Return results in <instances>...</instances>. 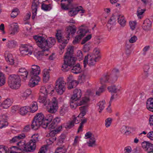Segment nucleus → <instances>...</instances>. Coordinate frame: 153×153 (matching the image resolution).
I'll return each instance as SVG.
<instances>
[{
	"label": "nucleus",
	"instance_id": "f257e3e1",
	"mask_svg": "<svg viewBox=\"0 0 153 153\" xmlns=\"http://www.w3.org/2000/svg\"><path fill=\"white\" fill-rule=\"evenodd\" d=\"M38 46L44 51H49V49L55 43V39L53 37L45 38L42 35H36L33 36Z\"/></svg>",
	"mask_w": 153,
	"mask_h": 153
},
{
	"label": "nucleus",
	"instance_id": "f03ea898",
	"mask_svg": "<svg viewBox=\"0 0 153 153\" xmlns=\"http://www.w3.org/2000/svg\"><path fill=\"white\" fill-rule=\"evenodd\" d=\"M38 101L39 102L44 104L45 105H50L48 111L51 113H56L58 109V101L55 97L52 99L51 102L49 98L45 97L42 98L41 97H39Z\"/></svg>",
	"mask_w": 153,
	"mask_h": 153
},
{
	"label": "nucleus",
	"instance_id": "7ed1b4c3",
	"mask_svg": "<svg viewBox=\"0 0 153 153\" xmlns=\"http://www.w3.org/2000/svg\"><path fill=\"white\" fill-rule=\"evenodd\" d=\"M45 122L44 115L41 113H37L34 117L31 125V128L34 130L37 129L40 126L45 128L46 125Z\"/></svg>",
	"mask_w": 153,
	"mask_h": 153
},
{
	"label": "nucleus",
	"instance_id": "20e7f679",
	"mask_svg": "<svg viewBox=\"0 0 153 153\" xmlns=\"http://www.w3.org/2000/svg\"><path fill=\"white\" fill-rule=\"evenodd\" d=\"M21 79L19 76L17 74L10 75L8 77V83L10 87L13 89H17L21 85Z\"/></svg>",
	"mask_w": 153,
	"mask_h": 153
},
{
	"label": "nucleus",
	"instance_id": "39448f33",
	"mask_svg": "<svg viewBox=\"0 0 153 153\" xmlns=\"http://www.w3.org/2000/svg\"><path fill=\"white\" fill-rule=\"evenodd\" d=\"M79 29L77 31L79 34L75 36L73 42L74 44H77L79 43L82 38L85 35L86 33H90L88 27L85 25H83L79 27Z\"/></svg>",
	"mask_w": 153,
	"mask_h": 153
},
{
	"label": "nucleus",
	"instance_id": "423d86ee",
	"mask_svg": "<svg viewBox=\"0 0 153 153\" xmlns=\"http://www.w3.org/2000/svg\"><path fill=\"white\" fill-rule=\"evenodd\" d=\"M84 138L88 139L86 143L89 147H94L97 146V137L91 132H87L85 134Z\"/></svg>",
	"mask_w": 153,
	"mask_h": 153
},
{
	"label": "nucleus",
	"instance_id": "0eeeda50",
	"mask_svg": "<svg viewBox=\"0 0 153 153\" xmlns=\"http://www.w3.org/2000/svg\"><path fill=\"white\" fill-rule=\"evenodd\" d=\"M19 51L22 56L30 55L32 54L33 48L32 45L30 44L22 45L20 47Z\"/></svg>",
	"mask_w": 153,
	"mask_h": 153
},
{
	"label": "nucleus",
	"instance_id": "6e6552de",
	"mask_svg": "<svg viewBox=\"0 0 153 153\" xmlns=\"http://www.w3.org/2000/svg\"><path fill=\"white\" fill-rule=\"evenodd\" d=\"M56 37L59 42L63 45H60L59 46V48L61 51L60 53L62 54L63 53L64 51L63 50L65 47V44L68 43L70 38H68L66 35H65V39L62 36L61 31L60 30L57 31V32L56 34Z\"/></svg>",
	"mask_w": 153,
	"mask_h": 153
},
{
	"label": "nucleus",
	"instance_id": "1a4fd4ad",
	"mask_svg": "<svg viewBox=\"0 0 153 153\" xmlns=\"http://www.w3.org/2000/svg\"><path fill=\"white\" fill-rule=\"evenodd\" d=\"M65 82L62 78H59L56 81L55 86L56 90L58 94H63L65 90Z\"/></svg>",
	"mask_w": 153,
	"mask_h": 153
},
{
	"label": "nucleus",
	"instance_id": "9d476101",
	"mask_svg": "<svg viewBox=\"0 0 153 153\" xmlns=\"http://www.w3.org/2000/svg\"><path fill=\"white\" fill-rule=\"evenodd\" d=\"M40 92L42 94L44 95V97H42L40 96L39 97H41L42 98H46L45 96L48 94H51V95L53 94L54 92V87L51 85H42L41 87Z\"/></svg>",
	"mask_w": 153,
	"mask_h": 153
},
{
	"label": "nucleus",
	"instance_id": "9b49d317",
	"mask_svg": "<svg viewBox=\"0 0 153 153\" xmlns=\"http://www.w3.org/2000/svg\"><path fill=\"white\" fill-rule=\"evenodd\" d=\"M97 58H95L93 55H88L85 58L83 61L84 67L86 68L87 64L90 67L94 65L97 62Z\"/></svg>",
	"mask_w": 153,
	"mask_h": 153
},
{
	"label": "nucleus",
	"instance_id": "f8f14e48",
	"mask_svg": "<svg viewBox=\"0 0 153 153\" xmlns=\"http://www.w3.org/2000/svg\"><path fill=\"white\" fill-rule=\"evenodd\" d=\"M116 76H112L111 75H108L103 76L100 79V82L102 85H104L107 83H111L115 82L117 79Z\"/></svg>",
	"mask_w": 153,
	"mask_h": 153
},
{
	"label": "nucleus",
	"instance_id": "ddd939ff",
	"mask_svg": "<svg viewBox=\"0 0 153 153\" xmlns=\"http://www.w3.org/2000/svg\"><path fill=\"white\" fill-rule=\"evenodd\" d=\"M75 61L72 58L71 59H68L64 58V63L62 66V70L64 71H67L71 68V66L74 65Z\"/></svg>",
	"mask_w": 153,
	"mask_h": 153
},
{
	"label": "nucleus",
	"instance_id": "4468645a",
	"mask_svg": "<svg viewBox=\"0 0 153 153\" xmlns=\"http://www.w3.org/2000/svg\"><path fill=\"white\" fill-rule=\"evenodd\" d=\"M71 8L70 10L68 12V14L71 16H74L76 15L78 13H81V15H82L83 13H84L85 10L81 6L72 7Z\"/></svg>",
	"mask_w": 153,
	"mask_h": 153
},
{
	"label": "nucleus",
	"instance_id": "2eb2a0df",
	"mask_svg": "<svg viewBox=\"0 0 153 153\" xmlns=\"http://www.w3.org/2000/svg\"><path fill=\"white\" fill-rule=\"evenodd\" d=\"M30 79L29 80L28 85L31 88H33L38 85L41 80L40 77L38 75H30Z\"/></svg>",
	"mask_w": 153,
	"mask_h": 153
},
{
	"label": "nucleus",
	"instance_id": "dca6fc26",
	"mask_svg": "<svg viewBox=\"0 0 153 153\" xmlns=\"http://www.w3.org/2000/svg\"><path fill=\"white\" fill-rule=\"evenodd\" d=\"M93 92L91 90H87L85 96L80 98L78 102V104L79 105L87 104L90 101L89 97L88 96L91 95L93 94Z\"/></svg>",
	"mask_w": 153,
	"mask_h": 153
},
{
	"label": "nucleus",
	"instance_id": "f3484780",
	"mask_svg": "<svg viewBox=\"0 0 153 153\" xmlns=\"http://www.w3.org/2000/svg\"><path fill=\"white\" fill-rule=\"evenodd\" d=\"M42 51L35 50L33 52L35 57L39 60H41L45 56L48 55L50 53L49 51H44L43 49Z\"/></svg>",
	"mask_w": 153,
	"mask_h": 153
},
{
	"label": "nucleus",
	"instance_id": "a211bd4d",
	"mask_svg": "<svg viewBox=\"0 0 153 153\" xmlns=\"http://www.w3.org/2000/svg\"><path fill=\"white\" fill-rule=\"evenodd\" d=\"M82 96L81 91L79 89H76L71 97L70 101L77 102L79 100Z\"/></svg>",
	"mask_w": 153,
	"mask_h": 153
},
{
	"label": "nucleus",
	"instance_id": "6ab92c4d",
	"mask_svg": "<svg viewBox=\"0 0 153 153\" xmlns=\"http://www.w3.org/2000/svg\"><path fill=\"white\" fill-rule=\"evenodd\" d=\"M10 34L14 35L19 32V27L17 23L13 22L9 25Z\"/></svg>",
	"mask_w": 153,
	"mask_h": 153
},
{
	"label": "nucleus",
	"instance_id": "aec40b11",
	"mask_svg": "<svg viewBox=\"0 0 153 153\" xmlns=\"http://www.w3.org/2000/svg\"><path fill=\"white\" fill-rule=\"evenodd\" d=\"M5 59L8 63L10 65H13L16 62L15 57L11 53L6 51L4 53Z\"/></svg>",
	"mask_w": 153,
	"mask_h": 153
},
{
	"label": "nucleus",
	"instance_id": "412c9836",
	"mask_svg": "<svg viewBox=\"0 0 153 153\" xmlns=\"http://www.w3.org/2000/svg\"><path fill=\"white\" fill-rule=\"evenodd\" d=\"M13 100L9 98H7L4 100L0 104V107L2 108L7 109L9 108L12 104Z\"/></svg>",
	"mask_w": 153,
	"mask_h": 153
},
{
	"label": "nucleus",
	"instance_id": "4be33fe9",
	"mask_svg": "<svg viewBox=\"0 0 153 153\" xmlns=\"http://www.w3.org/2000/svg\"><path fill=\"white\" fill-rule=\"evenodd\" d=\"M31 89L27 88L19 94V98L22 100H26L31 95Z\"/></svg>",
	"mask_w": 153,
	"mask_h": 153
},
{
	"label": "nucleus",
	"instance_id": "5701e85b",
	"mask_svg": "<svg viewBox=\"0 0 153 153\" xmlns=\"http://www.w3.org/2000/svg\"><path fill=\"white\" fill-rule=\"evenodd\" d=\"M59 113L61 116H67L69 114L68 105L66 104H63L60 108Z\"/></svg>",
	"mask_w": 153,
	"mask_h": 153
},
{
	"label": "nucleus",
	"instance_id": "b1692460",
	"mask_svg": "<svg viewBox=\"0 0 153 153\" xmlns=\"http://www.w3.org/2000/svg\"><path fill=\"white\" fill-rule=\"evenodd\" d=\"M76 28L74 25H69L66 27V35L68 38H70L71 34L74 35L76 32Z\"/></svg>",
	"mask_w": 153,
	"mask_h": 153
},
{
	"label": "nucleus",
	"instance_id": "393cba45",
	"mask_svg": "<svg viewBox=\"0 0 153 153\" xmlns=\"http://www.w3.org/2000/svg\"><path fill=\"white\" fill-rule=\"evenodd\" d=\"M73 52L74 49L73 46L70 45L68 46L67 52L65 54L64 58H67L68 59H71L72 58L75 61L76 60L75 58L71 56L73 54Z\"/></svg>",
	"mask_w": 153,
	"mask_h": 153
},
{
	"label": "nucleus",
	"instance_id": "a878e982",
	"mask_svg": "<svg viewBox=\"0 0 153 153\" xmlns=\"http://www.w3.org/2000/svg\"><path fill=\"white\" fill-rule=\"evenodd\" d=\"M36 143L30 140L26 145V151L27 152H33L35 150L36 148Z\"/></svg>",
	"mask_w": 153,
	"mask_h": 153
},
{
	"label": "nucleus",
	"instance_id": "bb28decb",
	"mask_svg": "<svg viewBox=\"0 0 153 153\" xmlns=\"http://www.w3.org/2000/svg\"><path fill=\"white\" fill-rule=\"evenodd\" d=\"M7 117L5 115H3L0 120V129L4 128L8 125V123L7 120Z\"/></svg>",
	"mask_w": 153,
	"mask_h": 153
},
{
	"label": "nucleus",
	"instance_id": "cd10ccee",
	"mask_svg": "<svg viewBox=\"0 0 153 153\" xmlns=\"http://www.w3.org/2000/svg\"><path fill=\"white\" fill-rule=\"evenodd\" d=\"M142 148L148 152L153 150V144L147 141H144L142 143Z\"/></svg>",
	"mask_w": 153,
	"mask_h": 153
},
{
	"label": "nucleus",
	"instance_id": "c85d7f7f",
	"mask_svg": "<svg viewBox=\"0 0 153 153\" xmlns=\"http://www.w3.org/2000/svg\"><path fill=\"white\" fill-rule=\"evenodd\" d=\"M80 119H78L76 117H74L73 120L67 123L65 127L67 128H70L72 127L75 124H77L79 122Z\"/></svg>",
	"mask_w": 153,
	"mask_h": 153
},
{
	"label": "nucleus",
	"instance_id": "c756f323",
	"mask_svg": "<svg viewBox=\"0 0 153 153\" xmlns=\"http://www.w3.org/2000/svg\"><path fill=\"white\" fill-rule=\"evenodd\" d=\"M61 121V118L60 117H56L53 118L52 122L49 126L48 128L50 130L56 128L57 124Z\"/></svg>",
	"mask_w": 153,
	"mask_h": 153
},
{
	"label": "nucleus",
	"instance_id": "7c9ffc66",
	"mask_svg": "<svg viewBox=\"0 0 153 153\" xmlns=\"http://www.w3.org/2000/svg\"><path fill=\"white\" fill-rule=\"evenodd\" d=\"M49 71L47 69H44L42 72V78L44 82H48L50 79Z\"/></svg>",
	"mask_w": 153,
	"mask_h": 153
},
{
	"label": "nucleus",
	"instance_id": "2f4dec72",
	"mask_svg": "<svg viewBox=\"0 0 153 153\" xmlns=\"http://www.w3.org/2000/svg\"><path fill=\"white\" fill-rule=\"evenodd\" d=\"M32 71L30 75L38 76L40 73V69L39 66L37 65H33L32 66Z\"/></svg>",
	"mask_w": 153,
	"mask_h": 153
},
{
	"label": "nucleus",
	"instance_id": "473e14b6",
	"mask_svg": "<svg viewBox=\"0 0 153 153\" xmlns=\"http://www.w3.org/2000/svg\"><path fill=\"white\" fill-rule=\"evenodd\" d=\"M152 26V23L149 19L145 20L142 25V28L145 31L149 30Z\"/></svg>",
	"mask_w": 153,
	"mask_h": 153
},
{
	"label": "nucleus",
	"instance_id": "72a5a7b5",
	"mask_svg": "<svg viewBox=\"0 0 153 153\" xmlns=\"http://www.w3.org/2000/svg\"><path fill=\"white\" fill-rule=\"evenodd\" d=\"M36 0L34 1L32 4L31 9L32 13V19H34L36 15V12L37 11L38 3Z\"/></svg>",
	"mask_w": 153,
	"mask_h": 153
},
{
	"label": "nucleus",
	"instance_id": "f704fd0d",
	"mask_svg": "<svg viewBox=\"0 0 153 153\" xmlns=\"http://www.w3.org/2000/svg\"><path fill=\"white\" fill-rule=\"evenodd\" d=\"M53 116L51 114L47 115L46 116H45V123L46 126L45 128H48L49 126L51 124V121L53 120Z\"/></svg>",
	"mask_w": 153,
	"mask_h": 153
},
{
	"label": "nucleus",
	"instance_id": "c9c22d12",
	"mask_svg": "<svg viewBox=\"0 0 153 153\" xmlns=\"http://www.w3.org/2000/svg\"><path fill=\"white\" fill-rule=\"evenodd\" d=\"M71 66V71L73 73L75 74H77L81 72L82 71L81 67L80 65L77 64L76 65Z\"/></svg>",
	"mask_w": 153,
	"mask_h": 153
},
{
	"label": "nucleus",
	"instance_id": "e433bc0d",
	"mask_svg": "<svg viewBox=\"0 0 153 153\" xmlns=\"http://www.w3.org/2000/svg\"><path fill=\"white\" fill-rule=\"evenodd\" d=\"M28 106H25L20 107L18 111V113L22 116H25L29 112L28 110Z\"/></svg>",
	"mask_w": 153,
	"mask_h": 153
},
{
	"label": "nucleus",
	"instance_id": "4c0bfd02",
	"mask_svg": "<svg viewBox=\"0 0 153 153\" xmlns=\"http://www.w3.org/2000/svg\"><path fill=\"white\" fill-rule=\"evenodd\" d=\"M25 137V136L24 134H19L17 136H16L13 137L10 140V141L11 143H14L19 141L21 139L24 138Z\"/></svg>",
	"mask_w": 153,
	"mask_h": 153
},
{
	"label": "nucleus",
	"instance_id": "58836bf2",
	"mask_svg": "<svg viewBox=\"0 0 153 153\" xmlns=\"http://www.w3.org/2000/svg\"><path fill=\"white\" fill-rule=\"evenodd\" d=\"M73 0H61L62 2L61 4V6L62 8L65 10H67L70 8L71 6V4H66L65 3H64L63 2L67 1L69 3L72 1Z\"/></svg>",
	"mask_w": 153,
	"mask_h": 153
},
{
	"label": "nucleus",
	"instance_id": "ea45409f",
	"mask_svg": "<svg viewBox=\"0 0 153 153\" xmlns=\"http://www.w3.org/2000/svg\"><path fill=\"white\" fill-rule=\"evenodd\" d=\"M109 91L111 93H116L119 91L121 89L120 86H116L115 85H111L108 86L107 88Z\"/></svg>",
	"mask_w": 153,
	"mask_h": 153
},
{
	"label": "nucleus",
	"instance_id": "a19ab883",
	"mask_svg": "<svg viewBox=\"0 0 153 153\" xmlns=\"http://www.w3.org/2000/svg\"><path fill=\"white\" fill-rule=\"evenodd\" d=\"M28 108L29 112L32 113H34L38 109V106L37 102H33L30 106H28Z\"/></svg>",
	"mask_w": 153,
	"mask_h": 153
},
{
	"label": "nucleus",
	"instance_id": "79ce46f5",
	"mask_svg": "<svg viewBox=\"0 0 153 153\" xmlns=\"http://www.w3.org/2000/svg\"><path fill=\"white\" fill-rule=\"evenodd\" d=\"M100 53V48L99 47H95L94 48L92 53L90 54L91 55H93L95 58H97L99 59L101 58Z\"/></svg>",
	"mask_w": 153,
	"mask_h": 153
},
{
	"label": "nucleus",
	"instance_id": "37998d69",
	"mask_svg": "<svg viewBox=\"0 0 153 153\" xmlns=\"http://www.w3.org/2000/svg\"><path fill=\"white\" fill-rule=\"evenodd\" d=\"M116 24V20L113 17L111 18L109 20L107 26L109 31H110L114 27Z\"/></svg>",
	"mask_w": 153,
	"mask_h": 153
},
{
	"label": "nucleus",
	"instance_id": "c03bdc74",
	"mask_svg": "<svg viewBox=\"0 0 153 153\" xmlns=\"http://www.w3.org/2000/svg\"><path fill=\"white\" fill-rule=\"evenodd\" d=\"M146 107L148 110L153 112V98L148 99L146 102Z\"/></svg>",
	"mask_w": 153,
	"mask_h": 153
},
{
	"label": "nucleus",
	"instance_id": "a18cd8bd",
	"mask_svg": "<svg viewBox=\"0 0 153 153\" xmlns=\"http://www.w3.org/2000/svg\"><path fill=\"white\" fill-rule=\"evenodd\" d=\"M6 46L9 49L14 48L17 46V43L14 40H8L7 42Z\"/></svg>",
	"mask_w": 153,
	"mask_h": 153
},
{
	"label": "nucleus",
	"instance_id": "49530a36",
	"mask_svg": "<svg viewBox=\"0 0 153 153\" xmlns=\"http://www.w3.org/2000/svg\"><path fill=\"white\" fill-rule=\"evenodd\" d=\"M17 145L18 146V149L20 150H22L26 151V145L25 141L22 140H21L17 143Z\"/></svg>",
	"mask_w": 153,
	"mask_h": 153
},
{
	"label": "nucleus",
	"instance_id": "de8ad7c7",
	"mask_svg": "<svg viewBox=\"0 0 153 153\" xmlns=\"http://www.w3.org/2000/svg\"><path fill=\"white\" fill-rule=\"evenodd\" d=\"M80 109L81 112L79 115L77 117H76L77 119H80V120L81 118H82L85 115L86 112L87 111V108L85 106L81 107L80 108Z\"/></svg>",
	"mask_w": 153,
	"mask_h": 153
},
{
	"label": "nucleus",
	"instance_id": "09e8293b",
	"mask_svg": "<svg viewBox=\"0 0 153 153\" xmlns=\"http://www.w3.org/2000/svg\"><path fill=\"white\" fill-rule=\"evenodd\" d=\"M49 133L47 135V137L50 138L46 140V142L48 145H50L53 143L56 140V137L54 135H49Z\"/></svg>",
	"mask_w": 153,
	"mask_h": 153
},
{
	"label": "nucleus",
	"instance_id": "8fccbe9b",
	"mask_svg": "<svg viewBox=\"0 0 153 153\" xmlns=\"http://www.w3.org/2000/svg\"><path fill=\"white\" fill-rule=\"evenodd\" d=\"M78 81L75 80H73L70 82L68 83V89H71L76 87L78 84Z\"/></svg>",
	"mask_w": 153,
	"mask_h": 153
},
{
	"label": "nucleus",
	"instance_id": "3c124183",
	"mask_svg": "<svg viewBox=\"0 0 153 153\" xmlns=\"http://www.w3.org/2000/svg\"><path fill=\"white\" fill-rule=\"evenodd\" d=\"M105 104V102L104 100L101 101L97 104V107L99 113H101L102 111L104 109Z\"/></svg>",
	"mask_w": 153,
	"mask_h": 153
},
{
	"label": "nucleus",
	"instance_id": "603ef678",
	"mask_svg": "<svg viewBox=\"0 0 153 153\" xmlns=\"http://www.w3.org/2000/svg\"><path fill=\"white\" fill-rule=\"evenodd\" d=\"M19 13V10L17 8H15L12 10L11 13L10 14L11 17L14 18L16 17Z\"/></svg>",
	"mask_w": 153,
	"mask_h": 153
},
{
	"label": "nucleus",
	"instance_id": "864d4df0",
	"mask_svg": "<svg viewBox=\"0 0 153 153\" xmlns=\"http://www.w3.org/2000/svg\"><path fill=\"white\" fill-rule=\"evenodd\" d=\"M76 58L75 57H74V58H75L76 59L75 62L76 60L80 61L82 59L83 54L81 51L80 50L77 51L76 54Z\"/></svg>",
	"mask_w": 153,
	"mask_h": 153
},
{
	"label": "nucleus",
	"instance_id": "5fc2aeb1",
	"mask_svg": "<svg viewBox=\"0 0 153 153\" xmlns=\"http://www.w3.org/2000/svg\"><path fill=\"white\" fill-rule=\"evenodd\" d=\"M118 22L120 26L123 27L124 26V17L123 16L120 15L118 18Z\"/></svg>",
	"mask_w": 153,
	"mask_h": 153
},
{
	"label": "nucleus",
	"instance_id": "6e6d98bb",
	"mask_svg": "<svg viewBox=\"0 0 153 153\" xmlns=\"http://www.w3.org/2000/svg\"><path fill=\"white\" fill-rule=\"evenodd\" d=\"M113 119L111 117H108L105 120V126L107 128L109 127L111 125Z\"/></svg>",
	"mask_w": 153,
	"mask_h": 153
},
{
	"label": "nucleus",
	"instance_id": "4d7b16f0",
	"mask_svg": "<svg viewBox=\"0 0 153 153\" xmlns=\"http://www.w3.org/2000/svg\"><path fill=\"white\" fill-rule=\"evenodd\" d=\"M9 149L4 145H0V153H9Z\"/></svg>",
	"mask_w": 153,
	"mask_h": 153
},
{
	"label": "nucleus",
	"instance_id": "13d9d810",
	"mask_svg": "<svg viewBox=\"0 0 153 153\" xmlns=\"http://www.w3.org/2000/svg\"><path fill=\"white\" fill-rule=\"evenodd\" d=\"M66 151V147L63 146L57 149L56 150L55 153H65Z\"/></svg>",
	"mask_w": 153,
	"mask_h": 153
},
{
	"label": "nucleus",
	"instance_id": "bf43d9fd",
	"mask_svg": "<svg viewBox=\"0 0 153 153\" xmlns=\"http://www.w3.org/2000/svg\"><path fill=\"white\" fill-rule=\"evenodd\" d=\"M105 88L106 86L105 85H102L100 87L96 92V95L97 96L100 95L101 94L105 91Z\"/></svg>",
	"mask_w": 153,
	"mask_h": 153
},
{
	"label": "nucleus",
	"instance_id": "052dcab7",
	"mask_svg": "<svg viewBox=\"0 0 153 153\" xmlns=\"http://www.w3.org/2000/svg\"><path fill=\"white\" fill-rule=\"evenodd\" d=\"M42 9L44 11H48L50 10L52 7L50 4H43L42 5Z\"/></svg>",
	"mask_w": 153,
	"mask_h": 153
},
{
	"label": "nucleus",
	"instance_id": "680f3d73",
	"mask_svg": "<svg viewBox=\"0 0 153 153\" xmlns=\"http://www.w3.org/2000/svg\"><path fill=\"white\" fill-rule=\"evenodd\" d=\"M92 38V35L89 34L83 38L81 42L82 45L85 44L87 42L90 40Z\"/></svg>",
	"mask_w": 153,
	"mask_h": 153
},
{
	"label": "nucleus",
	"instance_id": "e2e57ef3",
	"mask_svg": "<svg viewBox=\"0 0 153 153\" xmlns=\"http://www.w3.org/2000/svg\"><path fill=\"white\" fill-rule=\"evenodd\" d=\"M62 128V127L61 126H59L58 127V129H53V130H52L49 133V135H55L57 132L61 131Z\"/></svg>",
	"mask_w": 153,
	"mask_h": 153
},
{
	"label": "nucleus",
	"instance_id": "0e129e2a",
	"mask_svg": "<svg viewBox=\"0 0 153 153\" xmlns=\"http://www.w3.org/2000/svg\"><path fill=\"white\" fill-rule=\"evenodd\" d=\"M87 76L85 74L82 75L79 78V82L81 83H84L88 79Z\"/></svg>",
	"mask_w": 153,
	"mask_h": 153
},
{
	"label": "nucleus",
	"instance_id": "69168bd1",
	"mask_svg": "<svg viewBox=\"0 0 153 153\" xmlns=\"http://www.w3.org/2000/svg\"><path fill=\"white\" fill-rule=\"evenodd\" d=\"M19 108L20 107L18 105H13L11 108V112L13 113H15L18 110H19Z\"/></svg>",
	"mask_w": 153,
	"mask_h": 153
},
{
	"label": "nucleus",
	"instance_id": "338daca9",
	"mask_svg": "<svg viewBox=\"0 0 153 153\" xmlns=\"http://www.w3.org/2000/svg\"><path fill=\"white\" fill-rule=\"evenodd\" d=\"M102 38L100 36H97L94 39V43L96 45H98L101 42Z\"/></svg>",
	"mask_w": 153,
	"mask_h": 153
},
{
	"label": "nucleus",
	"instance_id": "774afa93",
	"mask_svg": "<svg viewBox=\"0 0 153 153\" xmlns=\"http://www.w3.org/2000/svg\"><path fill=\"white\" fill-rule=\"evenodd\" d=\"M78 104V102H76L70 101V107L72 109H75L77 106H79Z\"/></svg>",
	"mask_w": 153,
	"mask_h": 153
}]
</instances>
